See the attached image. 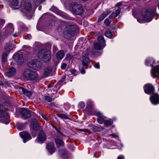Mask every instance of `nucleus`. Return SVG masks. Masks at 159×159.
<instances>
[{
  "label": "nucleus",
  "instance_id": "obj_35",
  "mask_svg": "<svg viewBox=\"0 0 159 159\" xmlns=\"http://www.w3.org/2000/svg\"><path fill=\"white\" fill-rule=\"evenodd\" d=\"M104 124L107 126H110L112 125L113 121L112 120H105L104 122Z\"/></svg>",
  "mask_w": 159,
  "mask_h": 159
},
{
  "label": "nucleus",
  "instance_id": "obj_23",
  "mask_svg": "<svg viewBox=\"0 0 159 159\" xmlns=\"http://www.w3.org/2000/svg\"><path fill=\"white\" fill-rule=\"evenodd\" d=\"M6 109L3 106L0 104V117H2L7 115Z\"/></svg>",
  "mask_w": 159,
  "mask_h": 159
},
{
  "label": "nucleus",
  "instance_id": "obj_26",
  "mask_svg": "<svg viewBox=\"0 0 159 159\" xmlns=\"http://www.w3.org/2000/svg\"><path fill=\"white\" fill-rule=\"evenodd\" d=\"M120 10L118 9L116 10L115 12H113L109 16V18L111 19L112 18H115L117 16L120 14Z\"/></svg>",
  "mask_w": 159,
  "mask_h": 159
},
{
  "label": "nucleus",
  "instance_id": "obj_63",
  "mask_svg": "<svg viewBox=\"0 0 159 159\" xmlns=\"http://www.w3.org/2000/svg\"><path fill=\"white\" fill-rule=\"evenodd\" d=\"M80 131H84V129H80Z\"/></svg>",
  "mask_w": 159,
  "mask_h": 159
},
{
  "label": "nucleus",
  "instance_id": "obj_14",
  "mask_svg": "<svg viewBox=\"0 0 159 159\" xmlns=\"http://www.w3.org/2000/svg\"><path fill=\"white\" fill-rule=\"evenodd\" d=\"M46 135L45 132L42 130H40L38 134L37 138L39 142H43L46 139Z\"/></svg>",
  "mask_w": 159,
  "mask_h": 159
},
{
  "label": "nucleus",
  "instance_id": "obj_55",
  "mask_svg": "<svg viewBox=\"0 0 159 159\" xmlns=\"http://www.w3.org/2000/svg\"><path fill=\"white\" fill-rule=\"evenodd\" d=\"M9 122H10L9 119H8L6 121V122H3V123L6 124H9Z\"/></svg>",
  "mask_w": 159,
  "mask_h": 159
},
{
  "label": "nucleus",
  "instance_id": "obj_61",
  "mask_svg": "<svg viewBox=\"0 0 159 159\" xmlns=\"http://www.w3.org/2000/svg\"><path fill=\"white\" fill-rule=\"evenodd\" d=\"M157 7H158V9L159 10V2H158V5H157Z\"/></svg>",
  "mask_w": 159,
  "mask_h": 159
},
{
  "label": "nucleus",
  "instance_id": "obj_30",
  "mask_svg": "<svg viewBox=\"0 0 159 159\" xmlns=\"http://www.w3.org/2000/svg\"><path fill=\"white\" fill-rule=\"evenodd\" d=\"M94 48L96 50H100L103 49L105 47V45H103L102 44H101L99 43H94Z\"/></svg>",
  "mask_w": 159,
  "mask_h": 159
},
{
  "label": "nucleus",
  "instance_id": "obj_13",
  "mask_svg": "<svg viewBox=\"0 0 159 159\" xmlns=\"http://www.w3.org/2000/svg\"><path fill=\"white\" fill-rule=\"evenodd\" d=\"M152 103L156 105L159 103V95L157 93H153L152 94L150 98Z\"/></svg>",
  "mask_w": 159,
  "mask_h": 159
},
{
  "label": "nucleus",
  "instance_id": "obj_18",
  "mask_svg": "<svg viewBox=\"0 0 159 159\" xmlns=\"http://www.w3.org/2000/svg\"><path fill=\"white\" fill-rule=\"evenodd\" d=\"M31 123L33 129L35 131L38 130L39 129V126L37 120L36 119H33L31 120Z\"/></svg>",
  "mask_w": 159,
  "mask_h": 159
},
{
  "label": "nucleus",
  "instance_id": "obj_40",
  "mask_svg": "<svg viewBox=\"0 0 159 159\" xmlns=\"http://www.w3.org/2000/svg\"><path fill=\"white\" fill-rule=\"evenodd\" d=\"M50 11H51L55 13L57 11V9L54 6H52L50 9Z\"/></svg>",
  "mask_w": 159,
  "mask_h": 159
},
{
  "label": "nucleus",
  "instance_id": "obj_31",
  "mask_svg": "<svg viewBox=\"0 0 159 159\" xmlns=\"http://www.w3.org/2000/svg\"><path fill=\"white\" fill-rule=\"evenodd\" d=\"M57 116L62 119H69L68 116L66 115L63 113H60L57 114Z\"/></svg>",
  "mask_w": 159,
  "mask_h": 159
},
{
  "label": "nucleus",
  "instance_id": "obj_12",
  "mask_svg": "<svg viewBox=\"0 0 159 159\" xmlns=\"http://www.w3.org/2000/svg\"><path fill=\"white\" fill-rule=\"evenodd\" d=\"M13 58L18 65H20L23 63L24 60L22 54L16 53L13 56Z\"/></svg>",
  "mask_w": 159,
  "mask_h": 159
},
{
  "label": "nucleus",
  "instance_id": "obj_52",
  "mask_svg": "<svg viewBox=\"0 0 159 159\" xmlns=\"http://www.w3.org/2000/svg\"><path fill=\"white\" fill-rule=\"evenodd\" d=\"M92 102H88L87 103V106H89V107H91L92 106Z\"/></svg>",
  "mask_w": 159,
  "mask_h": 159
},
{
  "label": "nucleus",
  "instance_id": "obj_9",
  "mask_svg": "<svg viewBox=\"0 0 159 159\" xmlns=\"http://www.w3.org/2000/svg\"><path fill=\"white\" fill-rule=\"evenodd\" d=\"M20 114L22 118L24 119H29L31 117V113L29 110L27 108H23L20 109Z\"/></svg>",
  "mask_w": 159,
  "mask_h": 159
},
{
  "label": "nucleus",
  "instance_id": "obj_32",
  "mask_svg": "<svg viewBox=\"0 0 159 159\" xmlns=\"http://www.w3.org/2000/svg\"><path fill=\"white\" fill-rule=\"evenodd\" d=\"M98 40L99 43L102 44L103 45L105 46V42L103 37L102 36H99L98 38Z\"/></svg>",
  "mask_w": 159,
  "mask_h": 159
},
{
  "label": "nucleus",
  "instance_id": "obj_48",
  "mask_svg": "<svg viewBox=\"0 0 159 159\" xmlns=\"http://www.w3.org/2000/svg\"><path fill=\"white\" fill-rule=\"evenodd\" d=\"M41 115L42 117L45 120L48 121V118L45 115L43 114H41Z\"/></svg>",
  "mask_w": 159,
  "mask_h": 159
},
{
  "label": "nucleus",
  "instance_id": "obj_1",
  "mask_svg": "<svg viewBox=\"0 0 159 159\" xmlns=\"http://www.w3.org/2000/svg\"><path fill=\"white\" fill-rule=\"evenodd\" d=\"M153 11L151 9H145L142 11L141 18H137V21L140 23L150 22L153 18Z\"/></svg>",
  "mask_w": 159,
  "mask_h": 159
},
{
  "label": "nucleus",
  "instance_id": "obj_28",
  "mask_svg": "<svg viewBox=\"0 0 159 159\" xmlns=\"http://www.w3.org/2000/svg\"><path fill=\"white\" fill-rule=\"evenodd\" d=\"M64 56V53L63 50H60L56 54V57L58 60H61L62 59Z\"/></svg>",
  "mask_w": 159,
  "mask_h": 159
},
{
  "label": "nucleus",
  "instance_id": "obj_39",
  "mask_svg": "<svg viewBox=\"0 0 159 159\" xmlns=\"http://www.w3.org/2000/svg\"><path fill=\"white\" fill-rule=\"evenodd\" d=\"M78 106L80 108H83L85 106V104L83 102H80L79 103Z\"/></svg>",
  "mask_w": 159,
  "mask_h": 159
},
{
  "label": "nucleus",
  "instance_id": "obj_6",
  "mask_svg": "<svg viewBox=\"0 0 159 159\" xmlns=\"http://www.w3.org/2000/svg\"><path fill=\"white\" fill-rule=\"evenodd\" d=\"M27 65L30 68L37 70L40 69L42 66V63L37 60H33L29 62Z\"/></svg>",
  "mask_w": 159,
  "mask_h": 159
},
{
  "label": "nucleus",
  "instance_id": "obj_3",
  "mask_svg": "<svg viewBox=\"0 0 159 159\" xmlns=\"http://www.w3.org/2000/svg\"><path fill=\"white\" fill-rule=\"evenodd\" d=\"M69 9L76 15H80L84 11L82 6L76 2L71 3L69 5Z\"/></svg>",
  "mask_w": 159,
  "mask_h": 159
},
{
  "label": "nucleus",
  "instance_id": "obj_56",
  "mask_svg": "<svg viewBox=\"0 0 159 159\" xmlns=\"http://www.w3.org/2000/svg\"><path fill=\"white\" fill-rule=\"evenodd\" d=\"M23 125L22 124H20L18 125V127L20 128V129H21V126H22Z\"/></svg>",
  "mask_w": 159,
  "mask_h": 159
},
{
  "label": "nucleus",
  "instance_id": "obj_51",
  "mask_svg": "<svg viewBox=\"0 0 159 159\" xmlns=\"http://www.w3.org/2000/svg\"><path fill=\"white\" fill-rule=\"evenodd\" d=\"M71 55L70 54H67L66 55V57L68 59H70L71 57Z\"/></svg>",
  "mask_w": 159,
  "mask_h": 159
},
{
  "label": "nucleus",
  "instance_id": "obj_58",
  "mask_svg": "<svg viewBox=\"0 0 159 159\" xmlns=\"http://www.w3.org/2000/svg\"><path fill=\"white\" fill-rule=\"evenodd\" d=\"M120 5H121V3H118L116 5V6H119Z\"/></svg>",
  "mask_w": 159,
  "mask_h": 159
},
{
  "label": "nucleus",
  "instance_id": "obj_42",
  "mask_svg": "<svg viewBox=\"0 0 159 159\" xmlns=\"http://www.w3.org/2000/svg\"><path fill=\"white\" fill-rule=\"evenodd\" d=\"M70 72L73 75H76V71L74 69H71L70 70Z\"/></svg>",
  "mask_w": 159,
  "mask_h": 159
},
{
  "label": "nucleus",
  "instance_id": "obj_34",
  "mask_svg": "<svg viewBox=\"0 0 159 159\" xmlns=\"http://www.w3.org/2000/svg\"><path fill=\"white\" fill-rule=\"evenodd\" d=\"M105 35L107 37L109 38H111L112 36V34L110 31H107L105 33Z\"/></svg>",
  "mask_w": 159,
  "mask_h": 159
},
{
  "label": "nucleus",
  "instance_id": "obj_20",
  "mask_svg": "<svg viewBox=\"0 0 159 159\" xmlns=\"http://www.w3.org/2000/svg\"><path fill=\"white\" fill-rule=\"evenodd\" d=\"M155 63V60L152 58H148L145 61V64L146 65L151 66L152 67H153Z\"/></svg>",
  "mask_w": 159,
  "mask_h": 159
},
{
  "label": "nucleus",
  "instance_id": "obj_53",
  "mask_svg": "<svg viewBox=\"0 0 159 159\" xmlns=\"http://www.w3.org/2000/svg\"><path fill=\"white\" fill-rule=\"evenodd\" d=\"M5 22V21L4 20L0 19V25L3 24Z\"/></svg>",
  "mask_w": 159,
  "mask_h": 159
},
{
  "label": "nucleus",
  "instance_id": "obj_50",
  "mask_svg": "<svg viewBox=\"0 0 159 159\" xmlns=\"http://www.w3.org/2000/svg\"><path fill=\"white\" fill-rule=\"evenodd\" d=\"M57 48L56 46H53V50L54 52H56L57 50Z\"/></svg>",
  "mask_w": 159,
  "mask_h": 159
},
{
  "label": "nucleus",
  "instance_id": "obj_57",
  "mask_svg": "<svg viewBox=\"0 0 159 159\" xmlns=\"http://www.w3.org/2000/svg\"><path fill=\"white\" fill-rule=\"evenodd\" d=\"M110 135L114 138L116 137V136L114 134H111Z\"/></svg>",
  "mask_w": 159,
  "mask_h": 159
},
{
  "label": "nucleus",
  "instance_id": "obj_19",
  "mask_svg": "<svg viewBox=\"0 0 159 159\" xmlns=\"http://www.w3.org/2000/svg\"><path fill=\"white\" fill-rule=\"evenodd\" d=\"M82 60V64L83 66L85 69H87L88 68L89 64L90 63L91 61L89 58L85 57H83Z\"/></svg>",
  "mask_w": 159,
  "mask_h": 159
},
{
  "label": "nucleus",
  "instance_id": "obj_62",
  "mask_svg": "<svg viewBox=\"0 0 159 159\" xmlns=\"http://www.w3.org/2000/svg\"><path fill=\"white\" fill-rule=\"evenodd\" d=\"M82 1L84 2H86L87 1H88V0H82Z\"/></svg>",
  "mask_w": 159,
  "mask_h": 159
},
{
  "label": "nucleus",
  "instance_id": "obj_46",
  "mask_svg": "<svg viewBox=\"0 0 159 159\" xmlns=\"http://www.w3.org/2000/svg\"><path fill=\"white\" fill-rule=\"evenodd\" d=\"M96 115L98 116V117H99V116H103L102 115V113L100 112V111H98L96 113Z\"/></svg>",
  "mask_w": 159,
  "mask_h": 159
},
{
  "label": "nucleus",
  "instance_id": "obj_5",
  "mask_svg": "<svg viewBox=\"0 0 159 159\" xmlns=\"http://www.w3.org/2000/svg\"><path fill=\"white\" fill-rule=\"evenodd\" d=\"M23 76L28 80H34L36 79L38 76V74L35 71L29 69H26L23 73Z\"/></svg>",
  "mask_w": 159,
  "mask_h": 159
},
{
  "label": "nucleus",
  "instance_id": "obj_4",
  "mask_svg": "<svg viewBox=\"0 0 159 159\" xmlns=\"http://www.w3.org/2000/svg\"><path fill=\"white\" fill-rule=\"evenodd\" d=\"M38 56L39 58L45 62L48 61L51 58L50 52L46 49L40 50L38 53Z\"/></svg>",
  "mask_w": 159,
  "mask_h": 159
},
{
  "label": "nucleus",
  "instance_id": "obj_29",
  "mask_svg": "<svg viewBox=\"0 0 159 159\" xmlns=\"http://www.w3.org/2000/svg\"><path fill=\"white\" fill-rule=\"evenodd\" d=\"M55 140L57 148H58L60 146H63L64 145V142L58 138H56Z\"/></svg>",
  "mask_w": 159,
  "mask_h": 159
},
{
  "label": "nucleus",
  "instance_id": "obj_8",
  "mask_svg": "<svg viewBox=\"0 0 159 159\" xmlns=\"http://www.w3.org/2000/svg\"><path fill=\"white\" fill-rule=\"evenodd\" d=\"M21 11L26 14L30 12L32 9L31 5L30 3H22L21 5Z\"/></svg>",
  "mask_w": 159,
  "mask_h": 159
},
{
  "label": "nucleus",
  "instance_id": "obj_38",
  "mask_svg": "<svg viewBox=\"0 0 159 159\" xmlns=\"http://www.w3.org/2000/svg\"><path fill=\"white\" fill-rule=\"evenodd\" d=\"M11 5L13 6H17L19 4L18 0H13L11 2Z\"/></svg>",
  "mask_w": 159,
  "mask_h": 159
},
{
  "label": "nucleus",
  "instance_id": "obj_44",
  "mask_svg": "<svg viewBox=\"0 0 159 159\" xmlns=\"http://www.w3.org/2000/svg\"><path fill=\"white\" fill-rule=\"evenodd\" d=\"M31 38V36L30 34H28L26 35L25 37V38L27 39H30Z\"/></svg>",
  "mask_w": 159,
  "mask_h": 159
},
{
  "label": "nucleus",
  "instance_id": "obj_15",
  "mask_svg": "<svg viewBox=\"0 0 159 159\" xmlns=\"http://www.w3.org/2000/svg\"><path fill=\"white\" fill-rule=\"evenodd\" d=\"M144 90L145 92L148 94L152 93L154 91L153 86L150 84H148L145 85Z\"/></svg>",
  "mask_w": 159,
  "mask_h": 159
},
{
  "label": "nucleus",
  "instance_id": "obj_24",
  "mask_svg": "<svg viewBox=\"0 0 159 159\" xmlns=\"http://www.w3.org/2000/svg\"><path fill=\"white\" fill-rule=\"evenodd\" d=\"M61 157L64 159H66L69 157V154L65 150H63L60 152Z\"/></svg>",
  "mask_w": 159,
  "mask_h": 159
},
{
  "label": "nucleus",
  "instance_id": "obj_25",
  "mask_svg": "<svg viewBox=\"0 0 159 159\" xmlns=\"http://www.w3.org/2000/svg\"><path fill=\"white\" fill-rule=\"evenodd\" d=\"M19 89L20 90H21L23 93L27 97H30L32 95V93L30 92L26 89H25L23 87H20Z\"/></svg>",
  "mask_w": 159,
  "mask_h": 159
},
{
  "label": "nucleus",
  "instance_id": "obj_27",
  "mask_svg": "<svg viewBox=\"0 0 159 159\" xmlns=\"http://www.w3.org/2000/svg\"><path fill=\"white\" fill-rule=\"evenodd\" d=\"M110 13V11H108L104 12L98 17V21H101L103 20L107 15L109 14Z\"/></svg>",
  "mask_w": 159,
  "mask_h": 159
},
{
  "label": "nucleus",
  "instance_id": "obj_59",
  "mask_svg": "<svg viewBox=\"0 0 159 159\" xmlns=\"http://www.w3.org/2000/svg\"><path fill=\"white\" fill-rule=\"evenodd\" d=\"M41 9V6H39L38 7V9L39 10H40Z\"/></svg>",
  "mask_w": 159,
  "mask_h": 159
},
{
  "label": "nucleus",
  "instance_id": "obj_7",
  "mask_svg": "<svg viewBox=\"0 0 159 159\" xmlns=\"http://www.w3.org/2000/svg\"><path fill=\"white\" fill-rule=\"evenodd\" d=\"M12 49V44L10 43H7L6 44L2 54V58L3 62L6 61L8 54Z\"/></svg>",
  "mask_w": 159,
  "mask_h": 159
},
{
  "label": "nucleus",
  "instance_id": "obj_36",
  "mask_svg": "<svg viewBox=\"0 0 159 159\" xmlns=\"http://www.w3.org/2000/svg\"><path fill=\"white\" fill-rule=\"evenodd\" d=\"M57 137H59L60 138H62L63 136L64 135L60 131L58 130H57Z\"/></svg>",
  "mask_w": 159,
  "mask_h": 159
},
{
  "label": "nucleus",
  "instance_id": "obj_47",
  "mask_svg": "<svg viewBox=\"0 0 159 159\" xmlns=\"http://www.w3.org/2000/svg\"><path fill=\"white\" fill-rule=\"evenodd\" d=\"M66 79V76H63L62 78L59 81V84H60V83H62L65 80V79Z\"/></svg>",
  "mask_w": 159,
  "mask_h": 159
},
{
  "label": "nucleus",
  "instance_id": "obj_11",
  "mask_svg": "<svg viewBox=\"0 0 159 159\" xmlns=\"http://www.w3.org/2000/svg\"><path fill=\"white\" fill-rule=\"evenodd\" d=\"M19 134L21 137L23 139V141L24 143H25L27 141L31 139V137L30 134L28 132L26 131L20 132Z\"/></svg>",
  "mask_w": 159,
  "mask_h": 159
},
{
  "label": "nucleus",
  "instance_id": "obj_17",
  "mask_svg": "<svg viewBox=\"0 0 159 159\" xmlns=\"http://www.w3.org/2000/svg\"><path fill=\"white\" fill-rule=\"evenodd\" d=\"M47 148L51 154H52L55 151V148L54 143L52 142L48 143L47 145Z\"/></svg>",
  "mask_w": 159,
  "mask_h": 159
},
{
  "label": "nucleus",
  "instance_id": "obj_16",
  "mask_svg": "<svg viewBox=\"0 0 159 159\" xmlns=\"http://www.w3.org/2000/svg\"><path fill=\"white\" fill-rule=\"evenodd\" d=\"M151 74L153 78H158L159 79V65L152 68L151 71Z\"/></svg>",
  "mask_w": 159,
  "mask_h": 159
},
{
  "label": "nucleus",
  "instance_id": "obj_49",
  "mask_svg": "<svg viewBox=\"0 0 159 159\" xmlns=\"http://www.w3.org/2000/svg\"><path fill=\"white\" fill-rule=\"evenodd\" d=\"M117 159H125V157L123 155H120L118 157Z\"/></svg>",
  "mask_w": 159,
  "mask_h": 159
},
{
  "label": "nucleus",
  "instance_id": "obj_2",
  "mask_svg": "<svg viewBox=\"0 0 159 159\" xmlns=\"http://www.w3.org/2000/svg\"><path fill=\"white\" fill-rule=\"evenodd\" d=\"M76 28V25L67 23L63 32L64 37L67 39L72 37L74 35Z\"/></svg>",
  "mask_w": 159,
  "mask_h": 159
},
{
  "label": "nucleus",
  "instance_id": "obj_37",
  "mask_svg": "<svg viewBox=\"0 0 159 159\" xmlns=\"http://www.w3.org/2000/svg\"><path fill=\"white\" fill-rule=\"evenodd\" d=\"M45 100L48 102H51L52 101V99L50 97L48 96H44Z\"/></svg>",
  "mask_w": 159,
  "mask_h": 159
},
{
  "label": "nucleus",
  "instance_id": "obj_54",
  "mask_svg": "<svg viewBox=\"0 0 159 159\" xmlns=\"http://www.w3.org/2000/svg\"><path fill=\"white\" fill-rule=\"evenodd\" d=\"M84 67L83 66V68L81 69L80 70V72L82 74H84L85 73V71L84 69Z\"/></svg>",
  "mask_w": 159,
  "mask_h": 159
},
{
  "label": "nucleus",
  "instance_id": "obj_60",
  "mask_svg": "<svg viewBox=\"0 0 159 159\" xmlns=\"http://www.w3.org/2000/svg\"><path fill=\"white\" fill-rule=\"evenodd\" d=\"M13 36L15 37H17V35L16 34H15L13 35Z\"/></svg>",
  "mask_w": 159,
  "mask_h": 159
},
{
  "label": "nucleus",
  "instance_id": "obj_10",
  "mask_svg": "<svg viewBox=\"0 0 159 159\" xmlns=\"http://www.w3.org/2000/svg\"><path fill=\"white\" fill-rule=\"evenodd\" d=\"M3 30L4 35L5 36L11 34L14 30L13 24L12 23H9Z\"/></svg>",
  "mask_w": 159,
  "mask_h": 159
},
{
  "label": "nucleus",
  "instance_id": "obj_64",
  "mask_svg": "<svg viewBox=\"0 0 159 159\" xmlns=\"http://www.w3.org/2000/svg\"><path fill=\"white\" fill-rule=\"evenodd\" d=\"M27 28L26 27H25V30H27Z\"/></svg>",
  "mask_w": 159,
  "mask_h": 159
},
{
  "label": "nucleus",
  "instance_id": "obj_45",
  "mask_svg": "<svg viewBox=\"0 0 159 159\" xmlns=\"http://www.w3.org/2000/svg\"><path fill=\"white\" fill-rule=\"evenodd\" d=\"M94 67L97 69L100 68V65L99 62L95 63L94 65Z\"/></svg>",
  "mask_w": 159,
  "mask_h": 159
},
{
  "label": "nucleus",
  "instance_id": "obj_21",
  "mask_svg": "<svg viewBox=\"0 0 159 159\" xmlns=\"http://www.w3.org/2000/svg\"><path fill=\"white\" fill-rule=\"evenodd\" d=\"M16 73V69L14 67H12L7 72L6 75L9 77H11L14 75Z\"/></svg>",
  "mask_w": 159,
  "mask_h": 159
},
{
  "label": "nucleus",
  "instance_id": "obj_22",
  "mask_svg": "<svg viewBox=\"0 0 159 159\" xmlns=\"http://www.w3.org/2000/svg\"><path fill=\"white\" fill-rule=\"evenodd\" d=\"M52 69L50 66H46L44 70L43 75L45 76H48L50 75L52 71Z\"/></svg>",
  "mask_w": 159,
  "mask_h": 159
},
{
  "label": "nucleus",
  "instance_id": "obj_43",
  "mask_svg": "<svg viewBox=\"0 0 159 159\" xmlns=\"http://www.w3.org/2000/svg\"><path fill=\"white\" fill-rule=\"evenodd\" d=\"M67 66V64L66 63H62L61 65V69H64L66 68Z\"/></svg>",
  "mask_w": 159,
  "mask_h": 159
},
{
  "label": "nucleus",
  "instance_id": "obj_41",
  "mask_svg": "<svg viewBox=\"0 0 159 159\" xmlns=\"http://www.w3.org/2000/svg\"><path fill=\"white\" fill-rule=\"evenodd\" d=\"M104 23L105 24L106 26H109L110 24V21L107 19H106L104 21Z\"/></svg>",
  "mask_w": 159,
  "mask_h": 159
},
{
  "label": "nucleus",
  "instance_id": "obj_33",
  "mask_svg": "<svg viewBox=\"0 0 159 159\" xmlns=\"http://www.w3.org/2000/svg\"><path fill=\"white\" fill-rule=\"evenodd\" d=\"M105 116H99L97 118V120L98 122L100 124H102L104 123L105 120H104Z\"/></svg>",
  "mask_w": 159,
  "mask_h": 159
}]
</instances>
